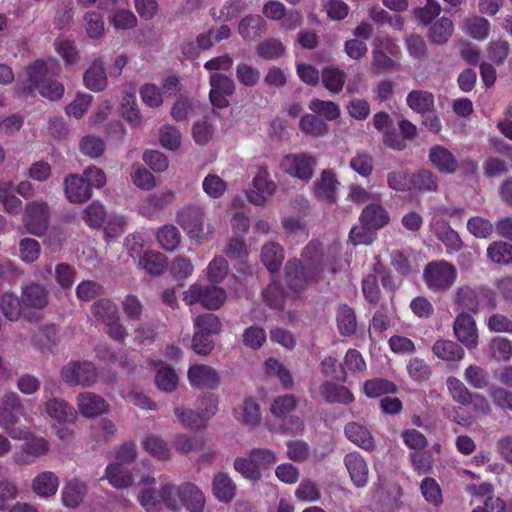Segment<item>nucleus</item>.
Returning a JSON list of instances; mask_svg holds the SVG:
<instances>
[{
  "label": "nucleus",
  "instance_id": "1",
  "mask_svg": "<svg viewBox=\"0 0 512 512\" xmlns=\"http://www.w3.org/2000/svg\"><path fill=\"white\" fill-rule=\"evenodd\" d=\"M325 259L322 246L311 241L303 250L300 260H291L285 267L289 287L300 292L305 287L317 283L324 277Z\"/></svg>",
  "mask_w": 512,
  "mask_h": 512
},
{
  "label": "nucleus",
  "instance_id": "2",
  "mask_svg": "<svg viewBox=\"0 0 512 512\" xmlns=\"http://www.w3.org/2000/svg\"><path fill=\"white\" fill-rule=\"evenodd\" d=\"M48 64L43 60H36L19 75L16 93L19 95H30L34 90L49 99L57 101L65 92L64 85L56 80H47Z\"/></svg>",
  "mask_w": 512,
  "mask_h": 512
},
{
  "label": "nucleus",
  "instance_id": "3",
  "mask_svg": "<svg viewBox=\"0 0 512 512\" xmlns=\"http://www.w3.org/2000/svg\"><path fill=\"white\" fill-rule=\"evenodd\" d=\"M175 487L169 482L157 485L154 477L144 476L139 482L137 499L146 512H160L165 505L171 510L178 509V500L174 497Z\"/></svg>",
  "mask_w": 512,
  "mask_h": 512
},
{
  "label": "nucleus",
  "instance_id": "4",
  "mask_svg": "<svg viewBox=\"0 0 512 512\" xmlns=\"http://www.w3.org/2000/svg\"><path fill=\"white\" fill-rule=\"evenodd\" d=\"M177 221L189 239L197 244L207 242L214 234V227L206 220L205 209L201 205L182 208L177 214Z\"/></svg>",
  "mask_w": 512,
  "mask_h": 512
},
{
  "label": "nucleus",
  "instance_id": "5",
  "mask_svg": "<svg viewBox=\"0 0 512 512\" xmlns=\"http://www.w3.org/2000/svg\"><path fill=\"white\" fill-rule=\"evenodd\" d=\"M423 278L433 292H443L454 284L457 278L455 266L445 260L430 262L424 269Z\"/></svg>",
  "mask_w": 512,
  "mask_h": 512
},
{
  "label": "nucleus",
  "instance_id": "6",
  "mask_svg": "<svg viewBox=\"0 0 512 512\" xmlns=\"http://www.w3.org/2000/svg\"><path fill=\"white\" fill-rule=\"evenodd\" d=\"M226 300V292L217 285L204 287L199 283L192 284L183 294V301L191 306L200 303L208 310L219 309Z\"/></svg>",
  "mask_w": 512,
  "mask_h": 512
},
{
  "label": "nucleus",
  "instance_id": "7",
  "mask_svg": "<svg viewBox=\"0 0 512 512\" xmlns=\"http://www.w3.org/2000/svg\"><path fill=\"white\" fill-rule=\"evenodd\" d=\"M22 411L23 407L16 393L8 392L0 399V426L11 438L17 440L23 435V429L16 427V423Z\"/></svg>",
  "mask_w": 512,
  "mask_h": 512
},
{
  "label": "nucleus",
  "instance_id": "8",
  "mask_svg": "<svg viewBox=\"0 0 512 512\" xmlns=\"http://www.w3.org/2000/svg\"><path fill=\"white\" fill-rule=\"evenodd\" d=\"M50 208L44 201H32L26 204L22 216L25 232L34 236H42L48 229Z\"/></svg>",
  "mask_w": 512,
  "mask_h": 512
},
{
  "label": "nucleus",
  "instance_id": "9",
  "mask_svg": "<svg viewBox=\"0 0 512 512\" xmlns=\"http://www.w3.org/2000/svg\"><path fill=\"white\" fill-rule=\"evenodd\" d=\"M93 314L106 325L107 334L114 340L123 341L127 336L125 327L120 323L117 306L108 299H100L93 305Z\"/></svg>",
  "mask_w": 512,
  "mask_h": 512
},
{
  "label": "nucleus",
  "instance_id": "10",
  "mask_svg": "<svg viewBox=\"0 0 512 512\" xmlns=\"http://www.w3.org/2000/svg\"><path fill=\"white\" fill-rule=\"evenodd\" d=\"M97 377L94 364L88 361H71L61 369V379L73 386H91L96 382Z\"/></svg>",
  "mask_w": 512,
  "mask_h": 512
},
{
  "label": "nucleus",
  "instance_id": "11",
  "mask_svg": "<svg viewBox=\"0 0 512 512\" xmlns=\"http://www.w3.org/2000/svg\"><path fill=\"white\" fill-rule=\"evenodd\" d=\"M20 439H23L24 442L13 455V460L18 465H30L38 458L47 455L50 451V443L43 437L35 435L26 436L23 430V435Z\"/></svg>",
  "mask_w": 512,
  "mask_h": 512
},
{
  "label": "nucleus",
  "instance_id": "12",
  "mask_svg": "<svg viewBox=\"0 0 512 512\" xmlns=\"http://www.w3.org/2000/svg\"><path fill=\"white\" fill-rule=\"evenodd\" d=\"M315 165V157L306 153L288 154L282 158L280 163V167L285 173L303 181L311 179Z\"/></svg>",
  "mask_w": 512,
  "mask_h": 512
},
{
  "label": "nucleus",
  "instance_id": "13",
  "mask_svg": "<svg viewBox=\"0 0 512 512\" xmlns=\"http://www.w3.org/2000/svg\"><path fill=\"white\" fill-rule=\"evenodd\" d=\"M276 191V184L266 169H260L252 180V186L246 191L251 204L263 206Z\"/></svg>",
  "mask_w": 512,
  "mask_h": 512
},
{
  "label": "nucleus",
  "instance_id": "14",
  "mask_svg": "<svg viewBox=\"0 0 512 512\" xmlns=\"http://www.w3.org/2000/svg\"><path fill=\"white\" fill-rule=\"evenodd\" d=\"M210 92L209 98L211 104L219 109L226 108L229 105L228 97L235 91L233 80L221 73L213 72L210 75Z\"/></svg>",
  "mask_w": 512,
  "mask_h": 512
},
{
  "label": "nucleus",
  "instance_id": "15",
  "mask_svg": "<svg viewBox=\"0 0 512 512\" xmlns=\"http://www.w3.org/2000/svg\"><path fill=\"white\" fill-rule=\"evenodd\" d=\"M455 301L460 307L472 312L493 307L490 293L487 290H475L469 286L458 288Z\"/></svg>",
  "mask_w": 512,
  "mask_h": 512
},
{
  "label": "nucleus",
  "instance_id": "16",
  "mask_svg": "<svg viewBox=\"0 0 512 512\" xmlns=\"http://www.w3.org/2000/svg\"><path fill=\"white\" fill-rule=\"evenodd\" d=\"M21 298L23 309L26 310V313L34 314L38 318L34 311H39L46 307L48 304V291L44 286L31 282L22 287Z\"/></svg>",
  "mask_w": 512,
  "mask_h": 512
},
{
  "label": "nucleus",
  "instance_id": "17",
  "mask_svg": "<svg viewBox=\"0 0 512 512\" xmlns=\"http://www.w3.org/2000/svg\"><path fill=\"white\" fill-rule=\"evenodd\" d=\"M456 338L468 349H475L478 346V331L472 316L467 313H460L453 326Z\"/></svg>",
  "mask_w": 512,
  "mask_h": 512
},
{
  "label": "nucleus",
  "instance_id": "18",
  "mask_svg": "<svg viewBox=\"0 0 512 512\" xmlns=\"http://www.w3.org/2000/svg\"><path fill=\"white\" fill-rule=\"evenodd\" d=\"M59 476L50 470L37 473L31 480V489L37 497L44 500L53 498L59 489Z\"/></svg>",
  "mask_w": 512,
  "mask_h": 512
},
{
  "label": "nucleus",
  "instance_id": "19",
  "mask_svg": "<svg viewBox=\"0 0 512 512\" xmlns=\"http://www.w3.org/2000/svg\"><path fill=\"white\" fill-rule=\"evenodd\" d=\"M176 200V192L167 188L157 194H150L145 197L139 206V214L145 217H152L160 210L171 205Z\"/></svg>",
  "mask_w": 512,
  "mask_h": 512
},
{
  "label": "nucleus",
  "instance_id": "20",
  "mask_svg": "<svg viewBox=\"0 0 512 512\" xmlns=\"http://www.w3.org/2000/svg\"><path fill=\"white\" fill-rule=\"evenodd\" d=\"M76 403L80 414L88 418L105 414L110 409V405L103 397L92 392L80 393Z\"/></svg>",
  "mask_w": 512,
  "mask_h": 512
},
{
  "label": "nucleus",
  "instance_id": "21",
  "mask_svg": "<svg viewBox=\"0 0 512 512\" xmlns=\"http://www.w3.org/2000/svg\"><path fill=\"white\" fill-rule=\"evenodd\" d=\"M64 191L71 203H84L92 197V190L83 176L70 174L64 179Z\"/></svg>",
  "mask_w": 512,
  "mask_h": 512
},
{
  "label": "nucleus",
  "instance_id": "22",
  "mask_svg": "<svg viewBox=\"0 0 512 512\" xmlns=\"http://www.w3.org/2000/svg\"><path fill=\"white\" fill-rule=\"evenodd\" d=\"M189 383L197 388H215L219 384V375L216 370L208 365L195 364L189 367L187 372Z\"/></svg>",
  "mask_w": 512,
  "mask_h": 512
},
{
  "label": "nucleus",
  "instance_id": "23",
  "mask_svg": "<svg viewBox=\"0 0 512 512\" xmlns=\"http://www.w3.org/2000/svg\"><path fill=\"white\" fill-rule=\"evenodd\" d=\"M88 491L87 484L77 477L65 481L61 490V501L66 508L75 509L81 505Z\"/></svg>",
  "mask_w": 512,
  "mask_h": 512
},
{
  "label": "nucleus",
  "instance_id": "24",
  "mask_svg": "<svg viewBox=\"0 0 512 512\" xmlns=\"http://www.w3.org/2000/svg\"><path fill=\"white\" fill-rule=\"evenodd\" d=\"M174 497L179 498L183 506L189 512H203L205 507V496L194 484L187 483L180 488H175Z\"/></svg>",
  "mask_w": 512,
  "mask_h": 512
},
{
  "label": "nucleus",
  "instance_id": "25",
  "mask_svg": "<svg viewBox=\"0 0 512 512\" xmlns=\"http://www.w3.org/2000/svg\"><path fill=\"white\" fill-rule=\"evenodd\" d=\"M84 85L93 92L103 91L108 85L105 63L102 58L95 59L85 71Z\"/></svg>",
  "mask_w": 512,
  "mask_h": 512
},
{
  "label": "nucleus",
  "instance_id": "26",
  "mask_svg": "<svg viewBox=\"0 0 512 512\" xmlns=\"http://www.w3.org/2000/svg\"><path fill=\"white\" fill-rule=\"evenodd\" d=\"M0 309L4 316L10 321H16L20 317H24L29 321H37V317L34 314L26 313L23 309L22 299L19 300L12 293H4L0 298Z\"/></svg>",
  "mask_w": 512,
  "mask_h": 512
},
{
  "label": "nucleus",
  "instance_id": "27",
  "mask_svg": "<svg viewBox=\"0 0 512 512\" xmlns=\"http://www.w3.org/2000/svg\"><path fill=\"white\" fill-rule=\"evenodd\" d=\"M429 160L432 165L441 173H454L458 162L454 155L445 147L436 145L429 150Z\"/></svg>",
  "mask_w": 512,
  "mask_h": 512
},
{
  "label": "nucleus",
  "instance_id": "28",
  "mask_svg": "<svg viewBox=\"0 0 512 512\" xmlns=\"http://www.w3.org/2000/svg\"><path fill=\"white\" fill-rule=\"evenodd\" d=\"M235 419L248 426H255L261 421V410L256 399L247 397L234 410Z\"/></svg>",
  "mask_w": 512,
  "mask_h": 512
},
{
  "label": "nucleus",
  "instance_id": "29",
  "mask_svg": "<svg viewBox=\"0 0 512 512\" xmlns=\"http://www.w3.org/2000/svg\"><path fill=\"white\" fill-rule=\"evenodd\" d=\"M45 412L59 423L74 422L77 418L75 409L66 401L52 398L45 403Z\"/></svg>",
  "mask_w": 512,
  "mask_h": 512
},
{
  "label": "nucleus",
  "instance_id": "30",
  "mask_svg": "<svg viewBox=\"0 0 512 512\" xmlns=\"http://www.w3.org/2000/svg\"><path fill=\"white\" fill-rule=\"evenodd\" d=\"M344 461L353 483L357 487H364L367 484L368 467L362 456L356 452L349 453Z\"/></svg>",
  "mask_w": 512,
  "mask_h": 512
},
{
  "label": "nucleus",
  "instance_id": "31",
  "mask_svg": "<svg viewBox=\"0 0 512 512\" xmlns=\"http://www.w3.org/2000/svg\"><path fill=\"white\" fill-rule=\"evenodd\" d=\"M116 489L130 487L134 478L132 473L122 463L112 462L105 469L104 477Z\"/></svg>",
  "mask_w": 512,
  "mask_h": 512
},
{
  "label": "nucleus",
  "instance_id": "32",
  "mask_svg": "<svg viewBox=\"0 0 512 512\" xmlns=\"http://www.w3.org/2000/svg\"><path fill=\"white\" fill-rule=\"evenodd\" d=\"M389 220L390 217L388 212L379 203L367 205L360 216L361 223L373 229L384 227L388 224Z\"/></svg>",
  "mask_w": 512,
  "mask_h": 512
},
{
  "label": "nucleus",
  "instance_id": "33",
  "mask_svg": "<svg viewBox=\"0 0 512 512\" xmlns=\"http://www.w3.org/2000/svg\"><path fill=\"white\" fill-rule=\"evenodd\" d=\"M136 265L150 275H160L167 269L168 259L164 254L150 249Z\"/></svg>",
  "mask_w": 512,
  "mask_h": 512
},
{
  "label": "nucleus",
  "instance_id": "34",
  "mask_svg": "<svg viewBox=\"0 0 512 512\" xmlns=\"http://www.w3.org/2000/svg\"><path fill=\"white\" fill-rule=\"evenodd\" d=\"M212 492L219 502L228 503L235 496L236 485L226 473L220 472L213 478Z\"/></svg>",
  "mask_w": 512,
  "mask_h": 512
},
{
  "label": "nucleus",
  "instance_id": "35",
  "mask_svg": "<svg viewBox=\"0 0 512 512\" xmlns=\"http://www.w3.org/2000/svg\"><path fill=\"white\" fill-rule=\"evenodd\" d=\"M346 437L365 450H373L375 447L374 439L370 431L362 424L351 422L345 426Z\"/></svg>",
  "mask_w": 512,
  "mask_h": 512
},
{
  "label": "nucleus",
  "instance_id": "36",
  "mask_svg": "<svg viewBox=\"0 0 512 512\" xmlns=\"http://www.w3.org/2000/svg\"><path fill=\"white\" fill-rule=\"evenodd\" d=\"M340 183L331 170H323L320 178L315 182V194L330 201H335L336 192Z\"/></svg>",
  "mask_w": 512,
  "mask_h": 512
},
{
  "label": "nucleus",
  "instance_id": "37",
  "mask_svg": "<svg viewBox=\"0 0 512 512\" xmlns=\"http://www.w3.org/2000/svg\"><path fill=\"white\" fill-rule=\"evenodd\" d=\"M266 29L265 20L259 15H249L241 20L238 32L245 40L258 38Z\"/></svg>",
  "mask_w": 512,
  "mask_h": 512
},
{
  "label": "nucleus",
  "instance_id": "38",
  "mask_svg": "<svg viewBox=\"0 0 512 512\" xmlns=\"http://www.w3.org/2000/svg\"><path fill=\"white\" fill-rule=\"evenodd\" d=\"M284 260V251L280 244L268 242L261 250V261L270 272H276Z\"/></svg>",
  "mask_w": 512,
  "mask_h": 512
},
{
  "label": "nucleus",
  "instance_id": "39",
  "mask_svg": "<svg viewBox=\"0 0 512 512\" xmlns=\"http://www.w3.org/2000/svg\"><path fill=\"white\" fill-rule=\"evenodd\" d=\"M320 394L326 401L332 403L338 402L342 404H349L354 400V396L348 388L330 382H325L321 385Z\"/></svg>",
  "mask_w": 512,
  "mask_h": 512
},
{
  "label": "nucleus",
  "instance_id": "40",
  "mask_svg": "<svg viewBox=\"0 0 512 512\" xmlns=\"http://www.w3.org/2000/svg\"><path fill=\"white\" fill-rule=\"evenodd\" d=\"M462 29L473 39L483 41L489 35L490 23L483 17L474 16L463 21Z\"/></svg>",
  "mask_w": 512,
  "mask_h": 512
},
{
  "label": "nucleus",
  "instance_id": "41",
  "mask_svg": "<svg viewBox=\"0 0 512 512\" xmlns=\"http://www.w3.org/2000/svg\"><path fill=\"white\" fill-rule=\"evenodd\" d=\"M406 102L412 110L423 114L434 107V96L428 91L413 90L408 93Z\"/></svg>",
  "mask_w": 512,
  "mask_h": 512
},
{
  "label": "nucleus",
  "instance_id": "42",
  "mask_svg": "<svg viewBox=\"0 0 512 512\" xmlns=\"http://www.w3.org/2000/svg\"><path fill=\"white\" fill-rule=\"evenodd\" d=\"M433 353L445 361H460L464 357V350L450 340H438L433 345Z\"/></svg>",
  "mask_w": 512,
  "mask_h": 512
},
{
  "label": "nucleus",
  "instance_id": "43",
  "mask_svg": "<svg viewBox=\"0 0 512 512\" xmlns=\"http://www.w3.org/2000/svg\"><path fill=\"white\" fill-rule=\"evenodd\" d=\"M345 72L336 66H327L322 72V83L331 93L337 94L343 89Z\"/></svg>",
  "mask_w": 512,
  "mask_h": 512
},
{
  "label": "nucleus",
  "instance_id": "44",
  "mask_svg": "<svg viewBox=\"0 0 512 512\" xmlns=\"http://www.w3.org/2000/svg\"><path fill=\"white\" fill-rule=\"evenodd\" d=\"M120 107L123 116L129 123L133 125H139L141 123V115L137 107L134 88L125 91Z\"/></svg>",
  "mask_w": 512,
  "mask_h": 512
},
{
  "label": "nucleus",
  "instance_id": "45",
  "mask_svg": "<svg viewBox=\"0 0 512 512\" xmlns=\"http://www.w3.org/2000/svg\"><path fill=\"white\" fill-rule=\"evenodd\" d=\"M157 240L164 250L172 252L179 247L181 234L176 226L167 224L158 230Z\"/></svg>",
  "mask_w": 512,
  "mask_h": 512
},
{
  "label": "nucleus",
  "instance_id": "46",
  "mask_svg": "<svg viewBox=\"0 0 512 512\" xmlns=\"http://www.w3.org/2000/svg\"><path fill=\"white\" fill-rule=\"evenodd\" d=\"M142 446L147 453L160 460H166L170 457V449L160 436L147 435L142 440Z\"/></svg>",
  "mask_w": 512,
  "mask_h": 512
},
{
  "label": "nucleus",
  "instance_id": "47",
  "mask_svg": "<svg viewBox=\"0 0 512 512\" xmlns=\"http://www.w3.org/2000/svg\"><path fill=\"white\" fill-rule=\"evenodd\" d=\"M41 254L40 243L30 237L22 238L18 244L17 256L24 263L31 264L36 262Z\"/></svg>",
  "mask_w": 512,
  "mask_h": 512
},
{
  "label": "nucleus",
  "instance_id": "48",
  "mask_svg": "<svg viewBox=\"0 0 512 512\" xmlns=\"http://www.w3.org/2000/svg\"><path fill=\"white\" fill-rule=\"evenodd\" d=\"M155 383L160 390L172 392L178 385V376L172 367L160 363L155 375Z\"/></svg>",
  "mask_w": 512,
  "mask_h": 512
},
{
  "label": "nucleus",
  "instance_id": "49",
  "mask_svg": "<svg viewBox=\"0 0 512 512\" xmlns=\"http://www.w3.org/2000/svg\"><path fill=\"white\" fill-rule=\"evenodd\" d=\"M106 216V209L99 201L92 202L82 213L83 221L91 228H101Z\"/></svg>",
  "mask_w": 512,
  "mask_h": 512
},
{
  "label": "nucleus",
  "instance_id": "50",
  "mask_svg": "<svg viewBox=\"0 0 512 512\" xmlns=\"http://www.w3.org/2000/svg\"><path fill=\"white\" fill-rule=\"evenodd\" d=\"M104 140L95 135H85L81 138L79 149L85 156L95 159L103 155L105 151Z\"/></svg>",
  "mask_w": 512,
  "mask_h": 512
},
{
  "label": "nucleus",
  "instance_id": "51",
  "mask_svg": "<svg viewBox=\"0 0 512 512\" xmlns=\"http://www.w3.org/2000/svg\"><path fill=\"white\" fill-rule=\"evenodd\" d=\"M130 177L132 183L141 190L149 191L156 186L154 175L139 163L132 164Z\"/></svg>",
  "mask_w": 512,
  "mask_h": 512
},
{
  "label": "nucleus",
  "instance_id": "52",
  "mask_svg": "<svg viewBox=\"0 0 512 512\" xmlns=\"http://www.w3.org/2000/svg\"><path fill=\"white\" fill-rule=\"evenodd\" d=\"M195 332L218 334L222 330L220 319L212 313H204L196 316L193 320Z\"/></svg>",
  "mask_w": 512,
  "mask_h": 512
},
{
  "label": "nucleus",
  "instance_id": "53",
  "mask_svg": "<svg viewBox=\"0 0 512 512\" xmlns=\"http://www.w3.org/2000/svg\"><path fill=\"white\" fill-rule=\"evenodd\" d=\"M15 187L11 181H0V201L3 202L5 210L9 213H16L22 205L19 198L14 195Z\"/></svg>",
  "mask_w": 512,
  "mask_h": 512
},
{
  "label": "nucleus",
  "instance_id": "54",
  "mask_svg": "<svg viewBox=\"0 0 512 512\" xmlns=\"http://www.w3.org/2000/svg\"><path fill=\"white\" fill-rule=\"evenodd\" d=\"M159 142L163 148L176 151L182 145V135L176 127L166 124L159 130Z\"/></svg>",
  "mask_w": 512,
  "mask_h": 512
},
{
  "label": "nucleus",
  "instance_id": "55",
  "mask_svg": "<svg viewBox=\"0 0 512 512\" xmlns=\"http://www.w3.org/2000/svg\"><path fill=\"white\" fill-rule=\"evenodd\" d=\"M453 31V23L450 19L442 17L432 24L429 31L433 43L443 44L448 41Z\"/></svg>",
  "mask_w": 512,
  "mask_h": 512
},
{
  "label": "nucleus",
  "instance_id": "56",
  "mask_svg": "<svg viewBox=\"0 0 512 512\" xmlns=\"http://www.w3.org/2000/svg\"><path fill=\"white\" fill-rule=\"evenodd\" d=\"M109 20L116 30H128L137 25V18L134 13L125 8L113 10L109 16Z\"/></svg>",
  "mask_w": 512,
  "mask_h": 512
},
{
  "label": "nucleus",
  "instance_id": "57",
  "mask_svg": "<svg viewBox=\"0 0 512 512\" xmlns=\"http://www.w3.org/2000/svg\"><path fill=\"white\" fill-rule=\"evenodd\" d=\"M125 247L129 256L132 257L136 263L140 258H143V254H145L146 251L151 249L145 237L140 233L127 236L125 239Z\"/></svg>",
  "mask_w": 512,
  "mask_h": 512
},
{
  "label": "nucleus",
  "instance_id": "58",
  "mask_svg": "<svg viewBox=\"0 0 512 512\" xmlns=\"http://www.w3.org/2000/svg\"><path fill=\"white\" fill-rule=\"evenodd\" d=\"M363 391L367 397L376 398L396 392V386L388 380L375 378L364 382Z\"/></svg>",
  "mask_w": 512,
  "mask_h": 512
},
{
  "label": "nucleus",
  "instance_id": "59",
  "mask_svg": "<svg viewBox=\"0 0 512 512\" xmlns=\"http://www.w3.org/2000/svg\"><path fill=\"white\" fill-rule=\"evenodd\" d=\"M93 102V96L88 93H77L75 99L65 107L69 117L81 119Z\"/></svg>",
  "mask_w": 512,
  "mask_h": 512
},
{
  "label": "nucleus",
  "instance_id": "60",
  "mask_svg": "<svg viewBox=\"0 0 512 512\" xmlns=\"http://www.w3.org/2000/svg\"><path fill=\"white\" fill-rule=\"evenodd\" d=\"M447 389L452 399L461 405H470L472 393L456 377H448L446 380Z\"/></svg>",
  "mask_w": 512,
  "mask_h": 512
},
{
  "label": "nucleus",
  "instance_id": "61",
  "mask_svg": "<svg viewBox=\"0 0 512 512\" xmlns=\"http://www.w3.org/2000/svg\"><path fill=\"white\" fill-rule=\"evenodd\" d=\"M128 226V220L124 215L112 213L104 226V235L107 240L121 236Z\"/></svg>",
  "mask_w": 512,
  "mask_h": 512
},
{
  "label": "nucleus",
  "instance_id": "62",
  "mask_svg": "<svg viewBox=\"0 0 512 512\" xmlns=\"http://www.w3.org/2000/svg\"><path fill=\"white\" fill-rule=\"evenodd\" d=\"M203 191L211 198L222 197L227 190V183L217 174L209 173L202 181Z\"/></svg>",
  "mask_w": 512,
  "mask_h": 512
},
{
  "label": "nucleus",
  "instance_id": "63",
  "mask_svg": "<svg viewBox=\"0 0 512 512\" xmlns=\"http://www.w3.org/2000/svg\"><path fill=\"white\" fill-rule=\"evenodd\" d=\"M490 355L497 361H509L512 357V342L507 338L495 337L491 340Z\"/></svg>",
  "mask_w": 512,
  "mask_h": 512
},
{
  "label": "nucleus",
  "instance_id": "64",
  "mask_svg": "<svg viewBox=\"0 0 512 512\" xmlns=\"http://www.w3.org/2000/svg\"><path fill=\"white\" fill-rule=\"evenodd\" d=\"M487 254L491 261L495 263H511L512 262V245L502 241L492 243Z\"/></svg>",
  "mask_w": 512,
  "mask_h": 512
}]
</instances>
